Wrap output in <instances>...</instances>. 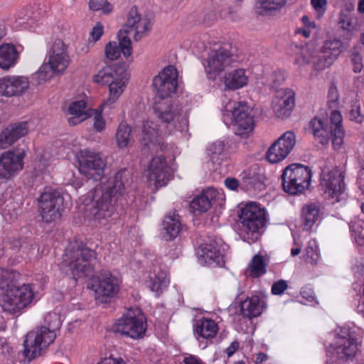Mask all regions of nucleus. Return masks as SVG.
Here are the masks:
<instances>
[{
	"label": "nucleus",
	"instance_id": "obj_1",
	"mask_svg": "<svg viewBox=\"0 0 364 364\" xmlns=\"http://www.w3.org/2000/svg\"><path fill=\"white\" fill-rule=\"evenodd\" d=\"M126 176L127 171L121 170L97 186L90 196L81 198L85 217L94 225L105 227L110 223L124 193Z\"/></svg>",
	"mask_w": 364,
	"mask_h": 364
},
{
	"label": "nucleus",
	"instance_id": "obj_2",
	"mask_svg": "<svg viewBox=\"0 0 364 364\" xmlns=\"http://www.w3.org/2000/svg\"><path fill=\"white\" fill-rule=\"evenodd\" d=\"M178 71L173 65L164 68L153 79V87L157 98L153 106L154 112L164 122L174 127L181 132H186L188 127V116L186 112L174 108L168 100L176 91L178 86Z\"/></svg>",
	"mask_w": 364,
	"mask_h": 364
},
{
	"label": "nucleus",
	"instance_id": "obj_3",
	"mask_svg": "<svg viewBox=\"0 0 364 364\" xmlns=\"http://www.w3.org/2000/svg\"><path fill=\"white\" fill-rule=\"evenodd\" d=\"M343 52V43L338 39L325 41L321 46L310 41L305 44L292 43L289 55L293 65L299 73L311 65L314 72L329 68Z\"/></svg>",
	"mask_w": 364,
	"mask_h": 364
},
{
	"label": "nucleus",
	"instance_id": "obj_4",
	"mask_svg": "<svg viewBox=\"0 0 364 364\" xmlns=\"http://www.w3.org/2000/svg\"><path fill=\"white\" fill-rule=\"evenodd\" d=\"M20 274L12 269H0V306L11 314H19L31 305L36 299L38 291L31 283L17 286Z\"/></svg>",
	"mask_w": 364,
	"mask_h": 364
},
{
	"label": "nucleus",
	"instance_id": "obj_5",
	"mask_svg": "<svg viewBox=\"0 0 364 364\" xmlns=\"http://www.w3.org/2000/svg\"><path fill=\"white\" fill-rule=\"evenodd\" d=\"M60 316L55 312H49L44 318V324L28 332L23 343V355L26 360L40 356L52 344L56 332L61 326Z\"/></svg>",
	"mask_w": 364,
	"mask_h": 364
},
{
	"label": "nucleus",
	"instance_id": "obj_6",
	"mask_svg": "<svg viewBox=\"0 0 364 364\" xmlns=\"http://www.w3.org/2000/svg\"><path fill=\"white\" fill-rule=\"evenodd\" d=\"M96 263L94 250L83 245L73 244L66 249L60 269L77 280L91 275Z\"/></svg>",
	"mask_w": 364,
	"mask_h": 364
},
{
	"label": "nucleus",
	"instance_id": "obj_7",
	"mask_svg": "<svg viewBox=\"0 0 364 364\" xmlns=\"http://www.w3.org/2000/svg\"><path fill=\"white\" fill-rule=\"evenodd\" d=\"M130 75L125 65H112L100 70L95 76L97 83L109 85V97L102 105V108H112L124 92Z\"/></svg>",
	"mask_w": 364,
	"mask_h": 364
},
{
	"label": "nucleus",
	"instance_id": "obj_8",
	"mask_svg": "<svg viewBox=\"0 0 364 364\" xmlns=\"http://www.w3.org/2000/svg\"><path fill=\"white\" fill-rule=\"evenodd\" d=\"M342 115L338 110H332L330 114V129L327 120L321 117H315L309 122V129L314 138L321 144L328 143L332 137V145L334 149L339 150L343 144L345 136L342 126Z\"/></svg>",
	"mask_w": 364,
	"mask_h": 364
},
{
	"label": "nucleus",
	"instance_id": "obj_9",
	"mask_svg": "<svg viewBox=\"0 0 364 364\" xmlns=\"http://www.w3.org/2000/svg\"><path fill=\"white\" fill-rule=\"evenodd\" d=\"M223 116L232 118V129L236 135L248 137L254 130L255 120L251 108L245 103L229 100L223 102Z\"/></svg>",
	"mask_w": 364,
	"mask_h": 364
},
{
	"label": "nucleus",
	"instance_id": "obj_10",
	"mask_svg": "<svg viewBox=\"0 0 364 364\" xmlns=\"http://www.w3.org/2000/svg\"><path fill=\"white\" fill-rule=\"evenodd\" d=\"M320 186L323 197L331 204L344 203L347 199L344 176L337 167L324 166L322 168Z\"/></svg>",
	"mask_w": 364,
	"mask_h": 364
},
{
	"label": "nucleus",
	"instance_id": "obj_11",
	"mask_svg": "<svg viewBox=\"0 0 364 364\" xmlns=\"http://www.w3.org/2000/svg\"><path fill=\"white\" fill-rule=\"evenodd\" d=\"M230 45H224L211 49L205 61V70L210 80H215L219 74L233 63L242 59Z\"/></svg>",
	"mask_w": 364,
	"mask_h": 364
},
{
	"label": "nucleus",
	"instance_id": "obj_12",
	"mask_svg": "<svg viewBox=\"0 0 364 364\" xmlns=\"http://www.w3.org/2000/svg\"><path fill=\"white\" fill-rule=\"evenodd\" d=\"M311 171L306 166L293 164L287 166L282 175L284 191L291 195L304 193L310 186Z\"/></svg>",
	"mask_w": 364,
	"mask_h": 364
},
{
	"label": "nucleus",
	"instance_id": "obj_13",
	"mask_svg": "<svg viewBox=\"0 0 364 364\" xmlns=\"http://www.w3.org/2000/svg\"><path fill=\"white\" fill-rule=\"evenodd\" d=\"M241 230L245 239L254 241L258 238L259 230L264 226L267 219L264 208L256 203L246 204L240 215Z\"/></svg>",
	"mask_w": 364,
	"mask_h": 364
},
{
	"label": "nucleus",
	"instance_id": "obj_14",
	"mask_svg": "<svg viewBox=\"0 0 364 364\" xmlns=\"http://www.w3.org/2000/svg\"><path fill=\"white\" fill-rule=\"evenodd\" d=\"M114 329L132 339L141 338L146 330V318L139 307H131L116 321Z\"/></svg>",
	"mask_w": 364,
	"mask_h": 364
},
{
	"label": "nucleus",
	"instance_id": "obj_15",
	"mask_svg": "<svg viewBox=\"0 0 364 364\" xmlns=\"http://www.w3.org/2000/svg\"><path fill=\"white\" fill-rule=\"evenodd\" d=\"M64 199L59 192L46 190L38 199L42 219L46 223H51L60 218L64 209Z\"/></svg>",
	"mask_w": 364,
	"mask_h": 364
},
{
	"label": "nucleus",
	"instance_id": "obj_16",
	"mask_svg": "<svg viewBox=\"0 0 364 364\" xmlns=\"http://www.w3.org/2000/svg\"><path fill=\"white\" fill-rule=\"evenodd\" d=\"M79 171L87 178L98 181L102 178L106 168V161L97 152L81 151L78 156Z\"/></svg>",
	"mask_w": 364,
	"mask_h": 364
},
{
	"label": "nucleus",
	"instance_id": "obj_17",
	"mask_svg": "<svg viewBox=\"0 0 364 364\" xmlns=\"http://www.w3.org/2000/svg\"><path fill=\"white\" fill-rule=\"evenodd\" d=\"M26 151L14 148L0 154V178L9 179L23 168Z\"/></svg>",
	"mask_w": 364,
	"mask_h": 364
},
{
	"label": "nucleus",
	"instance_id": "obj_18",
	"mask_svg": "<svg viewBox=\"0 0 364 364\" xmlns=\"http://www.w3.org/2000/svg\"><path fill=\"white\" fill-rule=\"evenodd\" d=\"M169 175L166 160L162 155L154 157L145 171L148 186L152 190L166 186Z\"/></svg>",
	"mask_w": 364,
	"mask_h": 364
},
{
	"label": "nucleus",
	"instance_id": "obj_19",
	"mask_svg": "<svg viewBox=\"0 0 364 364\" xmlns=\"http://www.w3.org/2000/svg\"><path fill=\"white\" fill-rule=\"evenodd\" d=\"M151 28L150 20L142 16L136 7L132 6L127 15V21L124 26V33L138 41L146 36Z\"/></svg>",
	"mask_w": 364,
	"mask_h": 364
},
{
	"label": "nucleus",
	"instance_id": "obj_20",
	"mask_svg": "<svg viewBox=\"0 0 364 364\" xmlns=\"http://www.w3.org/2000/svg\"><path fill=\"white\" fill-rule=\"evenodd\" d=\"M121 279L109 272H103L98 278L96 284L92 285L95 291V299L101 303L109 302L119 290Z\"/></svg>",
	"mask_w": 364,
	"mask_h": 364
},
{
	"label": "nucleus",
	"instance_id": "obj_21",
	"mask_svg": "<svg viewBox=\"0 0 364 364\" xmlns=\"http://www.w3.org/2000/svg\"><path fill=\"white\" fill-rule=\"evenodd\" d=\"M45 60L57 75H63L71 61L68 46L62 40H55L49 48Z\"/></svg>",
	"mask_w": 364,
	"mask_h": 364
},
{
	"label": "nucleus",
	"instance_id": "obj_22",
	"mask_svg": "<svg viewBox=\"0 0 364 364\" xmlns=\"http://www.w3.org/2000/svg\"><path fill=\"white\" fill-rule=\"evenodd\" d=\"M296 144V135L291 131H287L278 138L268 149L267 160L276 164L283 161L291 153Z\"/></svg>",
	"mask_w": 364,
	"mask_h": 364
},
{
	"label": "nucleus",
	"instance_id": "obj_23",
	"mask_svg": "<svg viewBox=\"0 0 364 364\" xmlns=\"http://www.w3.org/2000/svg\"><path fill=\"white\" fill-rule=\"evenodd\" d=\"M359 346V343L353 336L348 328L341 327L336 330L335 341L331 347L339 358L354 357L358 350Z\"/></svg>",
	"mask_w": 364,
	"mask_h": 364
},
{
	"label": "nucleus",
	"instance_id": "obj_24",
	"mask_svg": "<svg viewBox=\"0 0 364 364\" xmlns=\"http://www.w3.org/2000/svg\"><path fill=\"white\" fill-rule=\"evenodd\" d=\"M225 199V194L222 191L208 188L191 201L190 208L194 214H201L208 211L213 204L222 205Z\"/></svg>",
	"mask_w": 364,
	"mask_h": 364
},
{
	"label": "nucleus",
	"instance_id": "obj_25",
	"mask_svg": "<svg viewBox=\"0 0 364 364\" xmlns=\"http://www.w3.org/2000/svg\"><path fill=\"white\" fill-rule=\"evenodd\" d=\"M295 105V93L290 88L278 90L272 100L273 112L278 118L285 119L290 116Z\"/></svg>",
	"mask_w": 364,
	"mask_h": 364
},
{
	"label": "nucleus",
	"instance_id": "obj_26",
	"mask_svg": "<svg viewBox=\"0 0 364 364\" xmlns=\"http://www.w3.org/2000/svg\"><path fill=\"white\" fill-rule=\"evenodd\" d=\"M29 87L30 81L23 75H6L0 78V96L6 97L20 96Z\"/></svg>",
	"mask_w": 364,
	"mask_h": 364
},
{
	"label": "nucleus",
	"instance_id": "obj_27",
	"mask_svg": "<svg viewBox=\"0 0 364 364\" xmlns=\"http://www.w3.org/2000/svg\"><path fill=\"white\" fill-rule=\"evenodd\" d=\"M225 245L221 241H212L204 245L199 254V262L202 264L217 266L224 264V255Z\"/></svg>",
	"mask_w": 364,
	"mask_h": 364
},
{
	"label": "nucleus",
	"instance_id": "obj_28",
	"mask_svg": "<svg viewBox=\"0 0 364 364\" xmlns=\"http://www.w3.org/2000/svg\"><path fill=\"white\" fill-rule=\"evenodd\" d=\"M93 109L87 106L85 99L71 102L65 110L68 122L75 126L92 116Z\"/></svg>",
	"mask_w": 364,
	"mask_h": 364
},
{
	"label": "nucleus",
	"instance_id": "obj_29",
	"mask_svg": "<svg viewBox=\"0 0 364 364\" xmlns=\"http://www.w3.org/2000/svg\"><path fill=\"white\" fill-rule=\"evenodd\" d=\"M249 82V75L246 70L237 68L225 73L220 78V86L222 90L234 91L247 86Z\"/></svg>",
	"mask_w": 364,
	"mask_h": 364
},
{
	"label": "nucleus",
	"instance_id": "obj_30",
	"mask_svg": "<svg viewBox=\"0 0 364 364\" xmlns=\"http://www.w3.org/2000/svg\"><path fill=\"white\" fill-rule=\"evenodd\" d=\"M27 122H23L11 124L0 133V148L5 149L28 132Z\"/></svg>",
	"mask_w": 364,
	"mask_h": 364
},
{
	"label": "nucleus",
	"instance_id": "obj_31",
	"mask_svg": "<svg viewBox=\"0 0 364 364\" xmlns=\"http://www.w3.org/2000/svg\"><path fill=\"white\" fill-rule=\"evenodd\" d=\"M132 53V47L130 38L123 36L122 32L119 33V42H109L105 48L106 57L111 60L117 59L121 53L125 57H129Z\"/></svg>",
	"mask_w": 364,
	"mask_h": 364
},
{
	"label": "nucleus",
	"instance_id": "obj_32",
	"mask_svg": "<svg viewBox=\"0 0 364 364\" xmlns=\"http://www.w3.org/2000/svg\"><path fill=\"white\" fill-rule=\"evenodd\" d=\"M141 142L145 146L159 145L164 138L163 133L159 130L158 125L149 119L144 120L141 127Z\"/></svg>",
	"mask_w": 364,
	"mask_h": 364
},
{
	"label": "nucleus",
	"instance_id": "obj_33",
	"mask_svg": "<svg viewBox=\"0 0 364 364\" xmlns=\"http://www.w3.org/2000/svg\"><path fill=\"white\" fill-rule=\"evenodd\" d=\"M240 307L244 316L255 318L260 316L266 309V301L262 296L254 295L241 302Z\"/></svg>",
	"mask_w": 364,
	"mask_h": 364
},
{
	"label": "nucleus",
	"instance_id": "obj_34",
	"mask_svg": "<svg viewBox=\"0 0 364 364\" xmlns=\"http://www.w3.org/2000/svg\"><path fill=\"white\" fill-rule=\"evenodd\" d=\"M21 50L10 43L0 45V68L8 70L16 65L19 58Z\"/></svg>",
	"mask_w": 364,
	"mask_h": 364
},
{
	"label": "nucleus",
	"instance_id": "obj_35",
	"mask_svg": "<svg viewBox=\"0 0 364 364\" xmlns=\"http://www.w3.org/2000/svg\"><path fill=\"white\" fill-rule=\"evenodd\" d=\"M161 235L165 240H171L179 234L181 225L179 215L176 213L166 215L163 220Z\"/></svg>",
	"mask_w": 364,
	"mask_h": 364
},
{
	"label": "nucleus",
	"instance_id": "obj_36",
	"mask_svg": "<svg viewBox=\"0 0 364 364\" xmlns=\"http://www.w3.org/2000/svg\"><path fill=\"white\" fill-rule=\"evenodd\" d=\"M218 331V326L217 323L210 318H200L194 325V333L196 336L205 339L213 338Z\"/></svg>",
	"mask_w": 364,
	"mask_h": 364
},
{
	"label": "nucleus",
	"instance_id": "obj_37",
	"mask_svg": "<svg viewBox=\"0 0 364 364\" xmlns=\"http://www.w3.org/2000/svg\"><path fill=\"white\" fill-rule=\"evenodd\" d=\"M115 140L118 148L120 149H125L131 146L134 142L131 126L124 122H122L117 129Z\"/></svg>",
	"mask_w": 364,
	"mask_h": 364
},
{
	"label": "nucleus",
	"instance_id": "obj_38",
	"mask_svg": "<svg viewBox=\"0 0 364 364\" xmlns=\"http://www.w3.org/2000/svg\"><path fill=\"white\" fill-rule=\"evenodd\" d=\"M287 4V0H256L255 12L259 16H269L280 11Z\"/></svg>",
	"mask_w": 364,
	"mask_h": 364
},
{
	"label": "nucleus",
	"instance_id": "obj_39",
	"mask_svg": "<svg viewBox=\"0 0 364 364\" xmlns=\"http://www.w3.org/2000/svg\"><path fill=\"white\" fill-rule=\"evenodd\" d=\"M169 279L166 272L158 269L149 275L148 286L150 289L157 295L161 293L168 285Z\"/></svg>",
	"mask_w": 364,
	"mask_h": 364
},
{
	"label": "nucleus",
	"instance_id": "obj_40",
	"mask_svg": "<svg viewBox=\"0 0 364 364\" xmlns=\"http://www.w3.org/2000/svg\"><path fill=\"white\" fill-rule=\"evenodd\" d=\"M320 210L316 204L306 205L302 209V225L306 230H310L318 220Z\"/></svg>",
	"mask_w": 364,
	"mask_h": 364
},
{
	"label": "nucleus",
	"instance_id": "obj_41",
	"mask_svg": "<svg viewBox=\"0 0 364 364\" xmlns=\"http://www.w3.org/2000/svg\"><path fill=\"white\" fill-rule=\"evenodd\" d=\"M206 155L209 161L220 164L225 158L224 141H217L210 144L206 149Z\"/></svg>",
	"mask_w": 364,
	"mask_h": 364
},
{
	"label": "nucleus",
	"instance_id": "obj_42",
	"mask_svg": "<svg viewBox=\"0 0 364 364\" xmlns=\"http://www.w3.org/2000/svg\"><path fill=\"white\" fill-rule=\"evenodd\" d=\"M266 272V265L263 257L261 255H255L245 271L247 277H259Z\"/></svg>",
	"mask_w": 364,
	"mask_h": 364
},
{
	"label": "nucleus",
	"instance_id": "obj_43",
	"mask_svg": "<svg viewBox=\"0 0 364 364\" xmlns=\"http://www.w3.org/2000/svg\"><path fill=\"white\" fill-rule=\"evenodd\" d=\"M55 75H57L55 71L45 60L38 70L33 74V79L38 84H43L50 80Z\"/></svg>",
	"mask_w": 364,
	"mask_h": 364
},
{
	"label": "nucleus",
	"instance_id": "obj_44",
	"mask_svg": "<svg viewBox=\"0 0 364 364\" xmlns=\"http://www.w3.org/2000/svg\"><path fill=\"white\" fill-rule=\"evenodd\" d=\"M319 253L316 242L314 240H309L303 254V258L306 263L312 266L316 265L319 260Z\"/></svg>",
	"mask_w": 364,
	"mask_h": 364
},
{
	"label": "nucleus",
	"instance_id": "obj_45",
	"mask_svg": "<svg viewBox=\"0 0 364 364\" xmlns=\"http://www.w3.org/2000/svg\"><path fill=\"white\" fill-rule=\"evenodd\" d=\"M338 23L341 28L347 33L357 30V18L355 14H339Z\"/></svg>",
	"mask_w": 364,
	"mask_h": 364
},
{
	"label": "nucleus",
	"instance_id": "obj_46",
	"mask_svg": "<svg viewBox=\"0 0 364 364\" xmlns=\"http://www.w3.org/2000/svg\"><path fill=\"white\" fill-rule=\"evenodd\" d=\"M302 26L296 28L294 33L296 35H300L305 38H309L311 33L316 28V23L315 21H311V18L305 15L301 18Z\"/></svg>",
	"mask_w": 364,
	"mask_h": 364
},
{
	"label": "nucleus",
	"instance_id": "obj_47",
	"mask_svg": "<svg viewBox=\"0 0 364 364\" xmlns=\"http://www.w3.org/2000/svg\"><path fill=\"white\" fill-rule=\"evenodd\" d=\"M89 6L91 10L101 11L104 14L112 12L113 7L107 0H90Z\"/></svg>",
	"mask_w": 364,
	"mask_h": 364
},
{
	"label": "nucleus",
	"instance_id": "obj_48",
	"mask_svg": "<svg viewBox=\"0 0 364 364\" xmlns=\"http://www.w3.org/2000/svg\"><path fill=\"white\" fill-rule=\"evenodd\" d=\"M364 223L359 219H354L350 221V230L352 236L355 238V240L358 242V239H363V236L362 232L364 229Z\"/></svg>",
	"mask_w": 364,
	"mask_h": 364
},
{
	"label": "nucleus",
	"instance_id": "obj_49",
	"mask_svg": "<svg viewBox=\"0 0 364 364\" xmlns=\"http://www.w3.org/2000/svg\"><path fill=\"white\" fill-rule=\"evenodd\" d=\"M310 4L315 11L316 18H321L326 11L328 0H311Z\"/></svg>",
	"mask_w": 364,
	"mask_h": 364
},
{
	"label": "nucleus",
	"instance_id": "obj_50",
	"mask_svg": "<svg viewBox=\"0 0 364 364\" xmlns=\"http://www.w3.org/2000/svg\"><path fill=\"white\" fill-rule=\"evenodd\" d=\"M93 115V126L97 132H102L105 129V121L102 116L101 112L98 110H94L92 112Z\"/></svg>",
	"mask_w": 364,
	"mask_h": 364
},
{
	"label": "nucleus",
	"instance_id": "obj_51",
	"mask_svg": "<svg viewBox=\"0 0 364 364\" xmlns=\"http://www.w3.org/2000/svg\"><path fill=\"white\" fill-rule=\"evenodd\" d=\"M349 118L352 121H355L358 123L361 122L362 116L360 113V104L358 100L353 101L350 105V109L349 110Z\"/></svg>",
	"mask_w": 364,
	"mask_h": 364
},
{
	"label": "nucleus",
	"instance_id": "obj_52",
	"mask_svg": "<svg viewBox=\"0 0 364 364\" xmlns=\"http://www.w3.org/2000/svg\"><path fill=\"white\" fill-rule=\"evenodd\" d=\"M339 95L336 86L331 85L328 91V105L330 108L336 107Z\"/></svg>",
	"mask_w": 364,
	"mask_h": 364
},
{
	"label": "nucleus",
	"instance_id": "obj_53",
	"mask_svg": "<svg viewBox=\"0 0 364 364\" xmlns=\"http://www.w3.org/2000/svg\"><path fill=\"white\" fill-rule=\"evenodd\" d=\"M288 288L287 282L285 280H279L274 282L271 289L272 294L274 295H281Z\"/></svg>",
	"mask_w": 364,
	"mask_h": 364
},
{
	"label": "nucleus",
	"instance_id": "obj_54",
	"mask_svg": "<svg viewBox=\"0 0 364 364\" xmlns=\"http://www.w3.org/2000/svg\"><path fill=\"white\" fill-rule=\"evenodd\" d=\"M351 60L353 64V71L356 73H360L363 68L362 57L358 53L353 52L351 56Z\"/></svg>",
	"mask_w": 364,
	"mask_h": 364
},
{
	"label": "nucleus",
	"instance_id": "obj_55",
	"mask_svg": "<svg viewBox=\"0 0 364 364\" xmlns=\"http://www.w3.org/2000/svg\"><path fill=\"white\" fill-rule=\"evenodd\" d=\"M104 33V27L100 23H97L90 32V36L94 42L100 40Z\"/></svg>",
	"mask_w": 364,
	"mask_h": 364
},
{
	"label": "nucleus",
	"instance_id": "obj_56",
	"mask_svg": "<svg viewBox=\"0 0 364 364\" xmlns=\"http://www.w3.org/2000/svg\"><path fill=\"white\" fill-rule=\"evenodd\" d=\"M355 4L353 0L343 1L339 14H354Z\"/></svg>",
	"mask_w": 364,
	"mask_h": 364
},
{
	"label": "nucleus",
	"instance_id": "obj_57",
	"mask_svg": "<svg viewBox=\"0 0 364 364\" xmlns=\"http://www.w3.org/2000/svg\"><path fill=\"white\" fill-rule=\"evenodd\" d=\"M183 364H205L202 360L196 355L186 354L183 356Z\"/></svg>",
	"mask_w": 364,
	"mask_h": 364
},
{
	"label": "nucleus",
	"instance_id": "obj_58",
	"mask_svg": "<svg viewBox=\"0 0 364 364\" xmlns=\"http://www.w3.org/2000/svg\"><path fill=\"white\" fill-rule=\"evenodd\" d=\"M225 186L231 190V191H236L239 186V182L235 178H227L225 180Z\"/></svg>",
	"mask_w": 364,
	"mask_h": 364
},
{
	"label": "nucleus",
	"instance_id": "obj_59",
	"mask_svg": "<svg viewBox=\"0 0 364 364\" xmlns=\"http://www.w3.org/2000/svg\"><path fill=\"white\" fill-rule=\"evenodd\" d=\"M97 364H125L122 358H113L112 356L105 358Z\"/></svg>",
	"mask_w": 364,
	"mask_h": 364
},
{
	"label": "nucleus",
	"instance_id": "obj_60",
	"mask_svg": "<svg viewBox=\"0 0 364 364\" xmlns=\"http://www.w3.org/2000/svg\"><path fill=\"white\" fill-rule=\"evenodd\" d=\"M239 348V343L237 341L232 342L230 346L226 349L227 355L228 358L231 357Z\"/></svg>",
	"mask_w": 364,
	"mask_h": 364
},
{
	"label": "nucleus",
	"instance_id": "obj_61",
	"mask_svg": "<svg viewBox=\"0 0 364 364\" xmlns=\"http://www.w3.org/2000/svg\"><path fill=\"white\" fill-rule=\"evenodd\" d=\"M7 28L4 23H0V41L6 36Z\"/></svg>",
	"mask_w": 364,
	"mask_h": 364
},
{
	"label": "nucleus",
	"instance_id": "obj_62",
	"mask_svg": "<svg viewBox=\"0 0 364 364\" xmlns=\"http://www.w3.org/2000/svg\"><path fill=\"white\" fill-rule=\"evenodd\" d=\"M8 344L6 342V340L4 338H0V350H1L2 353H4L5 350H8Z\"/></svg>",
	"mask_w": 364,
	"mask_h": 364
},
{
	"label": "nucleus",
	"instance_id": "obj_63",
	"mask_svg": "<svg viewBox=\"0 0 364 364\" xmlns=\"http://www.w3.org/2000/svg\"><path fill=\"white\" fill-rule=\"evenodd\" d=\"M294 242H295L296 247H293L291 250V255L294 257L298 255L300 253V247L297 244L295 238H294Z\"/></svg>",
	"mask_w": 364,
	"mask_h": 364
},
{
	"label": "nucleus",
	"instance_id": "obj_64",
	"mask_svg": "<svg viewBox=\"0 0 364 364\" xmlns=\"http://www.w3.org/2000/svg\"><path fill=\"white\" fill-rule=\"evenodd\" d=\"M267 356L266 354L263 353H259L257 355L256 362L257 363H262L267 360Z\"/></svg>",
	"mask_w": 364,
	"mask_h": 364
}]
</instances>
